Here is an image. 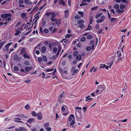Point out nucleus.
<instances>
[{"instance_id": "f257e3e1", "label": "nucleus", "mask_w": 131, "mask_h": 131, "mask_svg": "<svg viewBox=\"0 0 131 131\" xmlns=\"http://www.w3.org/2000/svg\"><path fill=\"white\" fill-rule=\"evenodd\" d=\"M15 118H14L15 120L14 121L15 122L20 123H24L20 120L21 119H24V118H26V117L24 116L23 115L21 114H19L15 115Z\"/></svg>"}, {"instance_id": "f03ea898", "label": "nucleus", "mask_w": 131, "mask_h": 131, "mask_svg": "<svg viewBox=\"0 0 131 131\" xmlns=\"http://www.w3.org/2000/svg\"><path fill=\"white\" fill-rule=\"evenodd\" d=\"M46 15L47 16H49L50 15H51V20L52 21H55V19L54 18L56 16V14L55 12H47L46 13Z\"/></svg>"}, {"instance_id": "7ed1b4c3", "label": "nucleus", "mask_w": 131, "mask_h": 131, "mask_svg": "<svg viewBox=\"0 0 131 131\" xmlns=\"http://www.w3.org/2000/svg\"><path fill=\"white\" fill-rule=\"evenodd\" d=\"M11 15L10 14H2L1 15V17L3 18H6V20L9 21L11 19Z\"/></svg>"}, {"instance_id": "20e7f679", "label": "nucleus", "mask_w": 131, "mask_h": 131, "mask_svg": "<svg viewBox=\"0 0 131 131\" xmlns=\"http://www.w3.org/2000/svg\"><path fill=\"white\" fill-rule=\"evenodd\" d=\"M75 116L77 121H81L82 118V116L80 113L78 112V113H75Z\"/></svg>"}, {"instance_id": "39448f33", "label": "nucleus", "mask_w": 131, "mask_h": 131, "mask_svg": "<svg viewBox=\"0 0 131 131\" xmlns=\"http://www.w3.org/2000/svg\"><path fill=\"white\" fill-rule=\"evenodd\" d=\"M105 17L104 15H102L100 19H98L96 20V23H100L103 22L105 19Z\"/></svg>"}, {"instance_id": "423d86ee", "label": "nucleus", "mask_w": 131, "mask_h": 131, "mask_svg": "<svg viewBox=\"0 0 131 131\" xmlns=\"http://www.w3.org/2000/svg\"><path fill=\"white\" fill-rule=\"evenodd\" d=\"M38 119L39 120H42V116L41 112H39L37 114V116Z\"/></svg>"}, {"instance_id": "0eeeda50", "label": "nucleus", "mask_w": 131, "mask_h": 131, "mask_svg": "<svg viewBox=\"0 0 131 131\" xmlns=\"http://www.w3.org/2000/svg\"><path fill=\"white\" fill-rule=\"evenodd\" d=\"M15 31L16 32L15 34V36H17L21 33V31H20L18 28L17 29H15Z\"/></svg>"}, {"instance_id": "6e6552de", "label": "nucleus", "mask_w": 131, "mask_h": 131, "mask_svg": "<svg viewBox=\"0 0 131 131\" xmlns=\"http://www.w3.org/2000/svg\"><path fill=\"white\" fill-rule=\"evenodd\" d=\"M72 118H73L74 119V116L73 114H71L70 115H69V118H68V121L70 122L72 120Z\"/></svg>"}, {"instance_id": "1a4fd4ad", "label": "nucleus", "mask_w": 131, "mask_h": 131, "mask_svg": "<svg viewBox=\"0 0 131 131\" xmlns=\"http://www.w3.org/2000/svg\"><path fill=\"white\" fill-rule=\"evenodd\" d=\"M86 0H83L82 3L80 4V6H82L84 5H87L88 3L86 2Z\"/></svg>"}, {"instance_id": "9d476101", "label": "nucleus", "mask_w": 131, "mask_h": 131, "mask_svg": "<svg viewBox=\"0 0 131 131\" xmlns=\"http://www.w3.org/2000/svg\"><path fill=\"white\" fill-rule=\"evenodd\" d=\"M23 56L25 58H27L28 59H29L30 58V56H29L27 53L24 54Z\"/></svg>"}, {"instance_id": "9b49d317", "label": "nucleus", "mask_w": 131, "mask_h": 131, "mask_svg": "<svg viewBox=\"0 0 131 131\" xmlns=\"http://www.w3.org/2000/svg\"><path fill=\"white\" fill-rule=\"evenodd\" d=\"M54 19H55L54 20L55 21H54L53 22L55 21L56 24H57L58 25L61 23V19L57 20L56 18H54Z\"/></svg>"}, {"instance_id": "f8f14e48", "label": "nucleus", "mask_w": 131, "mask_h": 131, "mask_svg": "<svg viewBox=\"0 0 131 131\" xmlns=\"http://www.w3.org/2000/svg\"><path fill=\"white\" fill-rule=\"evenodd\" d=\"M65 17V18H67L69 14V10L67 9L64 11Z\"/></svg>"}, {"instance_id": "ddd939ff", "label": "nucleus", "mask_w": 131, "mask_h": 131, "mask_svg": "<svg viewBox=\"0 0 131 131\" xmlns=\"http://www.w3.org/2000/svg\"><path fill=\"white\" fill-rule=\"evenodd\" d=\"M32 68V67H27L25 68V70L26 71L28 72L30 70H31Z\"/></svg>"}, {"instance_id": "4468645a", "label": "nucleus", "mask_w": 131, "mask_h": 131, "mask_svg": "<svg viewBox=\"0 0 131 131\" xmlns=\"http://www.w3.org/2000/svg\"><path fill=\"white\" fill-rule=\"evenodd\" d=\"M54 28L53 26L49 28L50 31H52V33H54L56 30V29L55 28L53 29Z\"/></svg>"}, {"instance_id": "2eb2a0df", "label": "nucleus", "mask_w": 131, "mask_h": 131, "mask_svg": "<svg viewBox=\"0 0 131 131\" xmlns=\"http://www.w3.org/2000/svg\"><path fill=\"white\" fill-rule=\"evenodd\" d=\"M93 18L92 16L91 15L90 16V19L89 24L91 25L93 22Z\"/></svg>"}, {"instance_id": "dca6fc26", "label": "nucleus", "mask_w": 131, "mask_h": 131, "mask_svg": "<svg viewBox=\"0 0 131 131\" xmlns=\"http://www.w3.org/2000/svg\"><path fill=\"white\" fill-rule=\"evenodd\" d=\"M12 42H10L9 43L7 44L5 46L3 47V50H5V49H4L5 47H8L9 46H10L12 44Z\"/></svg>"}, {"instance_id": "f3484780", "label": "nucleus", "mask_w": 131, "mask_h": 131, "mask_svg": "<svg viewBox=\"0 0 131 131\" xmlns=\"http://www.w3.org/2000/svg\"><path fill=\"white\" fill-rule=\"evenodd\" d=\"M34 119L32 118H30L27 121V122L28 123H29L30 124L32 123L33 121L35 122L34 121Z\"/></svg>"}, {"instance_id": "a211bd4d", "label": "nucleus", "mask_w": 131, "mask_h": 131, "mask_svg": "<svg viewBox=\"0 0 131 131\" xmlns=\"http://www.w3.org/2000/svg\"><path fill=\"white\" fill-rule=\"evenodd\" d=\"M46 49V47L45 46H43L41 48V51L42 53H44Z\"/></svg>"}, {"instance_id": "6ab92c4d", "label": "nucleus", "mask_w": 131, "mask_h": 131, "mask_svg": "<svg viewBox=\"0 0 131 131\" xmlns=\"http://www.w3.org/2000/svg\"><path fill=\"white\" fill-rule=\"evenodd\" d=\"M84 22V20L82 19H80L78 20L77 21V23L79 25L81 24H83Z\"/></svg>"}, {"instance_id": "aec40b11", "label": "nucleus", "mask_w": 131, "mask_h": 131, "mask_svg": "<svg viewBox=\"0 0 131 131\" xmlns=\"http://www.w3.org/2000/svg\"><path fill=\"white\" fill-rule=\"evenodd\" d=\"M82 58V55L81 54H79L76 57V59L78 61L80 60Z\"/></svg>"}, {"instance_id": "412c9836", "label": "nucleus", "mask_w": 131, "mask_h": 131, "mask_svg": "<svg viewBox=\"0 0 131 131\" xmlns=\"http://www.w3.org/2000/svg\"><path fill=\"white\" fill-rule=\"evenodd\" d=\"M43 127L45 128H47L49 126V123H47L44 124L43 125Z\"/></svg>"}, {"instance_id": "4be33fe9", "label": "nucleus", "mask_w": 131, "mask_h": 131, "mask_svg": "<svg viewBox=\"0 0 131 131\" xmlns=\"http://www.w3.org/2000/svg\"><path fill=\"white\" fill-rule=\"evenodd\" d=\"M46 22L45 20L43 19L42 20V26L43 27H45L46 25Z\"/></svg>"}, {"instance_id": "5701e85b", "label": "nucleus", "mask_w": 131, "mask_h": 131, "mask_svg": "<svg viewBox=\"0 0 131 131\" xmlns=\"http://www.w3.org/2000/svg\"><path fill=\"white\" fill-rule=\"evenodd\" d=\"M102 13H100L99 14H98V13H97L96 15V16L95 17V18L96 19H97L100 16H101L102 14Z\"/></svg>"}, {"instance_id": "b1692460", "label": "nucleus", "mask_w": 131, "mask_h": 131, "mask_svg": "<svg viewBox=\"0 0 131 131\" xmlns=\"http://www.w3.org/2000/svg\"><path fill=\"white\" fill-rule=\"evenodd\" d=\"M61 47L60 46H59L58 48V51L56 55V56L57 57H58V55L59 54L60 51H61Z\"/></svg>"}, {"instance_id": "393cba45", "label": "nucleus", "mask_w": 131, "mask_h": 131, "mask_svg": "<svg viewBox=\"0 0 131 131\" xmlns=\"http://www.w3.org/2000/svg\"><path fill=\"white\" fill-rule=\"evenodd\" d=\"M31 114L32 116L36 117L37 116V114L36 112L34 111H32L31 113Z\"/></svg>"}, {"instance_id": "a878e982", "label": "nucleus", "mask_w": 131, "mask_h": 131, "mask_svg": "<svg viewBox=\"0 0 131 131\" xmlns=\"http://www.w3.org/2000/svg\"><path fill=\"white\" fill-rule=\"evenodd\" d=\"M124 11L122 10H121L119 8L117 9L116 10V12L118 14L121 13Z\"/></svg>"}, {"instance_id": "bb28decb", "label": "nucleus", "mask_w": 131, "mask_h": 131, "mask_svg": "<svg viewBox=\"0 0 131 131\" xmlns=\"http://www.w3.org/2000/svg\"><path fill=\"white\" fill-rule=\"evenodd\" d=\"M78 54V51H75L73 54V56L74 57H75Z\"/></svg>"}, {"instance_id": "cd10ccee", "label": "nucleus", "mask_w": 131, "mask_h": 131, "mask_svg": "<svg viewBox=\"0 0 131 131\" xmlns=\"http://www.w3.org/2000/svg\"><path fill=\"white\" fill-rule=\"evenodd\" d=\"M18 56L17 54L15 55L13 57L14 59L15 60H17L18 59Z\"/></svg>"}, {"instance_id": "c85d7f7f", "label": "nucleus", "mask_w": 131, "mask_h": 131, "mask_svg": "<svg viewBox=\"0 0 131 131\" xmlns=\"http://www.w3.org/2000/svg\"><path fill=\"white\" fill-rule=\"evenodd\" d=\"M20 51L22 54H23L24 53H25V49L24 48H22L20 50Z\"/></svg>"}, {"instance_id": "c756f323", "label": "nucleus", "mask_w": 131, "mask_h": 131, "mask_svg": "<svg viewBox=\"0 0 131 131\" xmlns=\"http://www.w3.org/2000/svg\"><path fill=\"white\" fill-rule=\"evenodd\" d=\"M42 59L43 61L45 62H46L47 61V57L45 56H43L42 57Z\"/></svg>"}, {"instance_id": "7c9ffc66", "label": "nucleus", "mask_w": 131, "mask_h": 131, "mask_svg": "<svg viewBox=\"0 0 131 131\" xmlns=\"http://www.w3.org/2000/svg\"><path fill=\"white\" fill-rule=\"evenodd\" d=\"M60 4V5H62L64 6H65V2L63 0H61L59 3Z\"/></svg>"}, {"instance_id": "2f4dec72", "label": "nucleus", "mask_w": 131, "mask_h": 131, "mask_svg": "<svg viewBox=\"0 0 131 131\" xmlns=\"http://www.w3.org/2000/svg\"><path fill=\"white\" fill-rule=\"evenodd\" d=\"M78 13L80 15H81L82 17H83L84 15V14L83 12H82L78 11Z\"/></svg>"}, {"instance_id": "473e14b6", "label": "nucleus", "mask_w": 131, "mask_h": 131, "mask_svg": "<svg viewBox=\"0 0 131 131\" xmlns=\"http://www.w3.org/2000/svg\"><path fill=\"white\" fill-rule=\"evenodd\" d=\"M19 128L20 129V131H27L26 129L25 128L22 127H19Z\"/></svg>"}, {"instance_id": "72a5a7b5", "label": "nucleus", "mask_w": 131, "mask_h": 131, "mask_svg": "<svg viewBox=\"0 0 131 131\" xmlns=\"http://www.w3.org/2000/svg\"><path fill=\"white\" fill-rule=\"evenodd\" d=\"M24 108L27 110H28L30 109V107L29 105L27 104L25 106Z\"/></svg>"}, {"instance_id": "f704fd0d", "label": "nucleus", "mask_w": 131, "mask_h": 131, "mask_svg": "<svg viewBox=\"0 0 131 131\" xmlns=\"http://www.w3.org/2000/svg\"><path fill=\"white\" fill-rule=\"evenodd\" d=\"M121 61L122 62L123 61V59L122 58H118L117 60L116 61V62L118 63V62H120Z\"/></svg>"}, {"instance_id": "c9c22d12", "label": "nucleus", "mask_w": 131, "mask_h": 131, "mask_svg": "<svg viewBox=\"0 0 131 131\" xmlns=\"http://www.w3.org/2000/svg\"><path fill=\"white\" fill-rule=\"evenodd\" d=\"M79 27L82 29L84 28L85 27V26L83 24H81L80 25H79Z\"/></svg>"}, {"instance_id": "e433bc0d", "label": "nucleus", "mask_w": 131, "mask_h": 131, "mask_svg": "<svg viewBox=\"0 0 131 131\" xmlns=\"http://www.w3.org/2000/svg\"><path fill=\"white\" fill-rule=\"evenodd\" d=\"M125 7V6L124 4H121L120 6V8L121 9H124Z\"/></svg>"}, {"instance_id": "4c0bfd02", "label": "nucleus", "mask_w": 131, "mask_h": 131, "mask_svg": "<svg viewBox=\"0 0 131 131\" xmlns=\"http://www.w3.org/2000/svg\"><path fill=\"white\" fill-rule=\"evenodd\" d=\"M24 64L26 66H29L30 64L29 62L28 61H25L24 62Z\"/></svg>"}, {"instance_id": "58836bf2", "label": "nucleus", "mask_w": 131, "mask_h": 131, "mask_svg": "<svg viewBox=\"0 0 131 131\" xmlns=\"http://www.w3.org/2000/svg\"><path fill=\"white\" fill-rule=\"evenodd\" d=\"M72 35V34H67L65 36V37L66 38H70L71 36Z\"/></svg>"}, {"instance_id": "ea45409f", "label": "nucleus", "mask_w": 131, "mask_h": 131, "mask_svg": "<svg viewBox=\"0 0 131 131\" xmlns=\"http://www.w3.org/2000/svg\"><path fill=\"white\" fill-rule=\"evenodd\" d=\"M92 29V27H91V26L90 25H89L88 26V28L86 29L85 31H87V30H90L91 29Z\"/></svg>"}, {"instance_id": "a19ab883", "label": "nucleus", "mask_w": 131, "mask_h": 131, "mask_svg": "<svg viewBox=\"0 0 131 131\" xmlns=\"http://www.w3.org/2000/svg\"><path fill=\"white\" fill-rule=\"evenodd\" d=\"M30 81L31 80L29 79V78H28L26 80L24 81V82L27 83H30Z\"/></svg>"}, {"instance_id": "79ce46f5", "label": "nucleus", "mask_w": 131, "mask_h": 131, "mask_svg": "<svg viewBox=\"0 0 131 131\" xmlns=\"http://www.w3.org/2000/svg\"><path fill=\"white\" fill-rule=\"evenodd\" d=\"M92 37V35L89 34L87 36V38L88 39H91Z\"/></svg>"}, {"instance_id": "37998d69", "label": "nucleus", "mask_w": 131, "mask_h": 131, "mask_svg": "<svg viewBox=\"0 0 131 131\" xmlns=\"http://www.w3.org/2000/svg\"><path fill=\"white\" fill-rule=\"evenodd\" d=\"M14 70L16 71H18L19 70V69L18 67L17 66H15L14 67Z\"/></svg>"}, {"instance_id": "c03bdc74", "label": "nucleus", "mask_w": 131, "mask_h": 131, "mask_svg": "<svg viewBox=\"0 0 131 131\" xmlns=\"http://www.w3.org/2000/svg\"><path fill=\"white\" fill-rule=\"evenodd\" d=\"M119 5L118 4H116L114 5V7L115 8L117 9L119 8Z\"/></svg>"}, {"instance_id": "a18cd8bd", "label": "nucleus", "mask_w": 131, "mask_h": 131, "mask_svg": "<svg viewBox=\"0 0 131 131\" xmlns=\"http://www.w3.org/2000/svg\"><path fill=\"white\" fill-rule=\"evenodd\" d=\"M24 26V25H22L20 27H18V28L19 30L20 31H22L23 30V28Z\"/></svg>"}, {"instance_id": "49530a36", "label": "nucleus", "mask_w": 131, "mask_h": 131, "mask_svg": "<svg viewBox=\"0 0 131 131\" xmlns=\"http://www.w3.org/2000/svg\"><path fill=\"white\" fill-rule=\"evenodd\" d=\"M57 50V48L56 47L53 48V52L54 53H55L56 52Z\"/></svg>"}, {"instance_id": "de8ad7c7", "label": "nucleus", "mask_w": 131, "mask_h": 131, "mask_svg": "<svg viewBox=\"0 0 131 131\" xmlns=\"http://www.w3.org/2000/svg\"><path fill=\"white\" fill-rule=\"evenodd\" d=\"M106 66V65L103 64H100V68H105Z\"/></svg>"}, {"instance_id": "09e8293b", "label": "nucleus", "mask_w": 131, "mask_h": 131, "mask_svg": "<svg viewBox=\"0 0 131 131\" xmlns=\"http://www.w3.org/2000/svg\"><path fill=\"white\" fill-rule=\"evenodd\" d=\"M74 18L76 19H79L80 18V16L78 15L74 16Z\"/></svg>"}, {"instance_id": "8fccbe9b", "label": "nucleus", "mask_w": 131, "mask_h": 131, "mask_svg": "<svg viewBox=\"0 0 131 131\" xmlns=\"http://www.w3.org/2000/svg\"><path fill=\"white\" fill-rule=\"evenodd\" d=\"M75 123V121L74 119H73L72 120L71 122L70 123V125L71 126L73 125Z\"/></svg>"}, {"instance_id": "3c124183", "label": "nucleus", "mask_w": 131, "mask_h": 131, "mask_svg": "<svg viewBox=\"0 0 131 131\" xmlns=\"http://www.w3.org/2000/svg\"><path fill=\"white\" fill-rule=\"evenodd\" d=\"M116 18L112 17L111 19V22H113V21H115L116 20Z\"/></svg>"}, {"instance_id": "603ef678", "label": "nucleus", "mask_w": 131, "mask_h": 131, "mask_svg": "<svg viewBox=\"0 0 131 131\" xmlns=\"http://www.w3.org/2000/svg\"><path fill=\"white\" fill-rule=\"evenodd\" d=\"M86 40V38L85 37H83L81 38L80 39V41L81 42L84 41Z\"/></svg>"}, {"instance_id": "864d4df0", "label": "nucleus", "mask_w": 131, "mask_h": 131, "mask_svg": "<svg viewBox=\"0 0 131 131\" xmlns=\"http://www.w3.org/2000/svg\"><path fill=\"white\" fill-rule=\"evenodd\" d=\"M64 91H63V92H62V93H61V94L58 97H59L60 99H61V98L64 95Z\"/></svg>"}, {"instance_id": "5fc2aeb1", "label": "nucleus", "mask_w": 131, "mask_h": 131, "mask_svg": "<svg viewBox=\"0 0 131 131\" xmlns=\"http://www.w3.org/2000/svg\"><path fill=\"white\" fill-rule=\"evenodd\" d=\"M43 31L45 33H47L49 32V30L47 29H45L43 30Z\"/></svg>"}, {"instance_id": "6e6d98bb", "label": "nucleus", "mask_w": 131, "mask_h": 131, "mask_svg": "<svg viewBox=\"0 0 131 131\" xmlns=\"http://www.w3.org/2000/svg\"><path fill=\"white\" fill-rule=\"evenodd\" d=\"M29 26L28 25H27L26 24L25 25V27L24 28L25 29H29V28L28 27Z\"/></svg>"}, {"instance_id": "4d7b16f0", "label": "nucleus", "mask_w": 131, "mask_h": 131, "mask_svg": "<svg viewBox=\"0 0 131 131\" xmlns=\"http://www.w3.org/2000/svg\"><path fill=\"white\" fill-rule=\"evenodd\" d=\"M78 71V70L77 69H75L73 72L72 75H74L75 74H76L77 73V72Z\"/></svg>"}, {"instance_id": "13d9d810", "label": "nucleus", "mask_w": 131, "mask_h": 131, "mask_svg": "<svg viewBox=\"0 0 131 131\" xmlns=\"http://www.w3.org/2000/svg\"><path fill=\"white\" fill-rule=\"evenodd\" d=\"M91 49V47L90 46H88L86 48V50L87 51H89Z\"/></svg>"}, {"instance_id": "bf43d9fd", "label": "nucleus", "mask_w": 131, "mask_h": 131, "mask_svg": "<svg viewBox=\"0 0 131 131\" xmlns=\"http://www.w3.org/2000/svg\"><path fill=\"white\" fill-rule=\"evenodd\" d=\"M54 70L53 69H47L46 70V71L47 72H49L50 71H51L53 70Z\"/></svg>"}, {"instance_id": "052dcab7", "label": "nucleus", "mask_w": 131, "mask_h": 131, "mask_svg": "<svg viewBox=\"0 0 131 131\" xmlns=\"http://www.w3.org/2000/svg\"><path fill=\"white\" fill-rule=\"evenodd\" d=\"M38 60L40 62H42V59L41 58L39 57H38Z\"/></svg>"}, {"instance_id": "680f3d73", "label": "nucleus", "mask_w": 131, "mask_h": 131, "mask_svg": "<svg viewBox=\"0 0 131 131\" xmlns=\"http://www.w3.org/2000/svg\"><path fill=\"white\" fill-rule=\"evenodd\" d=\"M45 129L47 131H51V128L50 127H48L47 128H46Z\"/></svg>"}, {"instance_id": "e2e57ef3", "label": "nucleus", "mask_w": 131, "mask_h": 131, "mask_svg": "<svg viewBox=\"0 0 131 131\" xmlns=\"http://www.w3.org/2000/svg\"><path fill=\"white\" fill-rule=\"evenodd\" d=\"M66 40H65L63 42V43L65 45H66L67 43H68L69 42L68 40H66Z\"/></svg>"}, {"instance_id": "0e129e2a", "label": "nucleus", "mask_w": 131, "mask_h": 131, "mask_svg": "<svg viewBox=\"0 0 131 131\" xmlns=\"http://www.w3.org/2000/svg\"><path fill=\"white\" fill-rule=\"evenodd\" d=\"M97 7H98L97 6H95L92 8L91 9L92 11H94L96 9Z\"/></svg>"}, {"instance_id": "69168bd1", "label": "nucleus", "mask_w": 131, "mask_h": 131, "mask_svg": "<svg viewBox=\"0 0 131 131\" xmlns=\"http://www.w3.org/2000/svg\"><path fill=\"white\" fill-rule=\"evenodd\" d=\"M95 28L97 29H99V24H97L95 26Z\"/></svg>"}, {"instance_id": "338daca9", "label": "nucleus", "mask_w": 131, "mask_h": 131, "mask_svg": "<svg viewBox=\"0 0 131 131\" xmlns=\"http://www.w3.org/2000/svg\"><path fill=\"white\" fill-rule=\"evenodd\" d=\"M20 24L21 22H18L17 23L16 25L15 26L16 27H17L19 26L20 25Z\"/></svg>"}, {"instance_id": "774afa93", "label": "nucleus", "mask_w": 131, "mask_h": 131, "mask_svg": "<svg viewBox=\"0 0 131 131\" xmlns=\"http://www.w3.org/2000/svg\"><path fill=\"white\" fill-rule=\"evenodd\" d=\"M103 31L102 29H100L97 32L98 34H100Z\"/></svg>"}]
</instances>
